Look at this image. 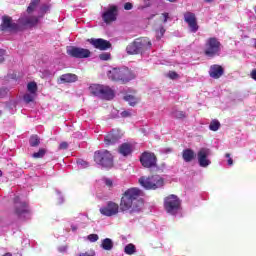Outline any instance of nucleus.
I'll use <instances>...</instances> for the list:
<instances>
[{
  "label": "nucleus",
  "instance_id": "obj_1",
  "mask_svg": "<svg viewBox=\"0 0 256 256\" xmlns=\"http://www.w3.org/2000/svg\"><path fill=\"white\" fill-rule=\"evenodd\" d=\"M143 190L133 187L127 189L120 199V211L122 213H140L143 211Z\"/></svg>",
  "mask_w": 256,
  "mask_h": 256
},
{
  "label": "nucleus",
  "instance_id": "obj_2",
  "mask_svg": "<svg viewBox=\"0 0 256 256\" xmlns=\"http://www.w3.org/2000/svg\"><path fill=\"white\" fill-rule=\"evenodd\" d=\"M41 0H32L27 8V12L19 19V25L22 27H35L45 16V13H49L51 6L43 5L39 8Z\"/></svg>",
  "mask_w": 256,
  "mask_h": 256
},
{
  "label": "nucleus",
  "instance_id": "obj_3",
  "mask_svg": "<svg viewBox=\"0 0 256 256\" xmlns=\"http://www.w3.org/2000/svg\"><path fill=\"white\" fill-rule=\"evenodd\" d=\"M139 185L147 191H157L165 186V178L161 175L141 176L138 179Z\"/></svg>",
  "mask_w": 256,
  "mask_h": 256
},
{
  "label": "nucleus",
  "instance_id": "obj_4",
  "mask_svg": "<svg viewBox=\"0 0 256 256\" xmlns=\"http://www.w3.org/2000/svg\"><path fill=\"white\" fill-rule=\"evenodd\" d=\"M107 75L111 81H120V83H129L135 79V74L127 67L112 68Z\"/></svg>",
  "mask_w": 256,
  "mask_h": 256
},
{
  "label": "nucleus",
  "instance_id": "obj_5",
  "mask_svg": "<svg viewBox=\"0 0 256 256\" xmlns=\"http://www.w3.org/2000/svg\"><path fill=\"white\" fill-rule=\"evenodd\" d=\"M151 49V40L149 38H138L133 43L127 46L126 51L129 55H137Z\"/></svg>",
  "mask_w": 256,
  "mask_h": 256
},
{
  "label": "nucleus",
  "instance_id": "obj_6",
  "mask_svg": "<svg viewBox=\"0 0 256 256\" xmlns=\"http://www.w3.org/2000/svg\"><path fill=\"white\" fill-rule=\"evenodd\" d=\"M89 91L92 95L106 99V101H110L115 97V92L109 86L93 84L89 87Z\"/></svg>",
  "mask_w": 256,
  "mask_h": 256
},
{
  "label": "nucleus",
  "instance_id": "obj_7",
  "mask_svg": "<svg viewBox=\"0 0 256 256\" xmlns=\"http://www.w3.org/2000/svg\"><path fill=\"white\" fill-rule=\"evenodd\" d=\"M164 208L169 215H179L181 213V200L176 195H169L164 199Z\"/></svg>",
  "mask_w": 256,
  "mask_h": 256
},
{
  "label": "nucleus",
  "instance_id": "obj_8",
  "mask_svg": "<svg viewBox=\"0 0 256 256\" xmlns=\"http://www.w3.org/2000/svg\"><path fill=\"white\" fill-rule=\"evenodd\" d=\"M94 161L96 165L105 168L113 167V155L107 150H100L95 152Z\"/></svg>",
  "mask_w": 256,
  "mask_h": 256
},
{
  "label": "nucleus",
  "instance_id": "obj_9",
  "mask_svg": "<svg viewBox=\"0 0 256 256\" xmlns=\"http://www.w3.org/2000/svg\"><path fill=\"white\" fill-rule=\"evenodd\" d=\"M204 53L206 57H217L221 53V42L217 38H209L206 40Z\"/></svg>",
  "mask_w": 256,
  "mask_h": 256
},
{
  "label": "nucleus",
  "instance_id": "obj_10",
  "mask_svg": "<svg viewBox=\"0 0 256 256\" xmlns=\"http://www.w3.org/2000/svg\"><path fill=\"white\" fill-rule=\"evenodd\" d=\"M140 163L146 169L157 167V156L153 152H143L140 156Z\"/></svg>",
  "mask_w": 256,
  "mask_h": 256
},
{
  "label": "nucleus",
  "instance_id": "obj_11",
  "mask_svg": "<svg viewBox=\"0 0 256 256\" xmlns=\"http://www.w3.org/2000/svg\"><path fill=\"white\" fill-rule=\"evenodd\" d=\"M67 53L70 57H75L76 59H87V57H90L91 55V51H89V49L75 46L67 47Z\"/></svg>",
  "mask_w": 256,
  "mask_h": 256
},
{
  "label": "nucleus",
  "instance_id": "obj_12",
  "mask_svg": "<svg viewBox=\"0 0 256 256\" xmlns=\"http://www.w3.org/2000/svg\"><path fill=\"white\" fill-rule=\"evenodd\" d=\"M119 209V204L110 201L100 208V213L101 215H104V217H114V215L119 213Z\"/></svg>",
  "mask_w": 256,
  "mask_h": 256
},
{
  "label": "nucleus",
  "instance_id": "obj_13",
  "mask_svg": "<svg viewBox=\"0 0 256 256\" xmlns=\"http://www.w3.org/2000/svg\"><path fill=\"white\" fill-rule=\"evenodd\" d=\"M210 155L211 151L207 148H202L198 152V163L200 167H209V165H211V160L209 159Z\"/></svg>",
  "mask_w": 256,
  "mask_h": 256
},
{
  "label": "nucleus",
  "instance_id": "obj_14",
  "mask_svg": "<svg viewBox=\"0 0 256 256\" xmlns=\"http://www.w3.org/2000/svg\"><path fill=\"white\" fill-rule=\"evenodd\" d=\"M88 43H90L91 45H93V47H95V49H99L100 51H107V49L111 48V43L101 38L88 39Z\"/></svg>",
  "mask_w": 256,
  "mask_h": 256
},
{
  "label": "nucleus",
  "instance_id": "obj_15",
  "mask_svg": "<svg viewBox=\"0 0 256 256\" xmlns=\"http://www.w3.org/2000/svg\"><path fill=\"white\" fill-rule=\"evenodd\" d=\"M184 21L187 22L188 26L190 27V31L192 33H197L199 31V26L197 25V17L192 12H186L184 14Z\"/></svg>",
  "mask_w": 256,
  "mask_h": 256
},
{
  "label": "nucleus",
  "instance_id": "obj_16",
  "mask_svg": "<svg viewBox=\"0 0 256 256\" xmlns=\"http://www.w3.org/2000/svg\"><path fill=\"white\" fill-rule=\"evenodd\" d=\"M102 19L104 23H112V21L117 20V7L115 6H110L107 8L103 14H102Z\"/></svg>",
  "mask_w": 256,
  "mask_h": 256
},
{
  "label": "nucleus",
  "instance_id": "obj_17",
  "mask_svg": "<svg viewBox=\"0 0 256 256\" xmlns=\"http://www.w3.org/2000/svg\"><path fill=\"white\" fill-rule=\"evenodd\" d=\"M2 21V31H19V29H21L19 24L13 22L9 16L3 17Z\"/></svg>",
  "mask_w": 256,
  "mask_h": 256
},
{
  "label": "nucleus",
  "instance_id": "obj_18",
  "mask_svg": "<svg viewBox=\"0 0 256 256\" xmlns=\"http://www.w3.org/2000/svg\"><path fill=\"white\" fill-rule=\"evenodd\" d=\"M16 214L20 219H29L31 217V210H29V206L27 204H20V208L16 209Z\"/></svg>",
  "mask_w": 256,
  "mask_h": 256
},
{
  "label": "nucleus",
  "instance_id": "obj_19",
  "mask_svg": "<svg viewBox=\"0 0 256 256\" xmlns=\"http://www.w3.org/2000/svg\"><path fill=\"white\" fill-rule=\"evenodd\" d=\"M209 75L212 79H219L223 75V67L219 65H212L209 70Z\"/></svg>",
  "mask_w": 256,
  "mask_h": 256
},
{
  "label": "nucleus",
  "instance_id": "obj_20",
  "mask_svg": "<svg viewBox=\"0 0 256 256\" xmlns=\"http://www.w3.org/2000/svg\"><path fill=\"white\" fill-rule=\"evenodd\" d=\"M119 153L120 155H123V157H127L133 153V145L129 143H123L119 147Z\"/></svg>",
  "mask_w": 256,
  "mask_h": 256
},
{
  "label": "nucleus",
  "instance_id": "obj_21",
  "mask_svg": "<svg viewBox=\"0 0 256 256\" xmlns=\"http://www.w3.org/2000/svg\"><path fill=\"white\" fill-rule=\"evenodd\" d=\"M118 141H119V136L117 135V132H111L108 135H106L104 138L105 145H113Z\"/></svg>",
  "mask_w": 256,
  "mask_h": 256
},
{
  "label": "nucleus",
  "instance_id": "obj_22",
  "mask_svg": "<svg viewBox=\"0 0 256 256\" xmlns=\"http://www.w3.org/2000/svg\"><path fill=\"white\" fill-rule=\"evenodd\" d=\"M77 79V75L68 73L60 76V83H75Z\"/></svg>",
  "mask_w": 256,
  "mask_h": 256
},
{
  "label": "nucleus",
  "instance_id": "obj_23",
  "mask_svg": "<svg viewBox=\"0 0 256 256\" xmlns=\"http://www.w3.org/2000/svg\"><path fill=\"white\" fill-rule=\"evenodd\" d=\"M182 157L186 163H191L195 159V152L191 149H185L182 152Z\"/></svg>",
  "mask_w": 256,
  "mask_h": 256
},
{
  "label": "nucleus",
  "instance_id": "obj_24",
  "mask_svg": "<svg viewBox=\"0 0 256 256\" xmlns=\"http://www.w3.org/2000/svg\"><path fill=\"white\" fill-rule=\"evenodd\" d=\"M124 100H126L131 107H135L136 104L139 103V101H141V98L136 97L134 95H126L124 96Z\"/></svg>",
  "mask_w": 256,
  "mask_h": 256
},
{
  "label": "nucleus",
  "instance_id": "obj_25",
  "mask_svg": "<svg viewBox=\"0 0 256 256\" xmlns=\"http://www.w3.org/2000/svg\"><path fill=\"white\" fill-rule=\"evenodd\" d=\"M101 247L104 251H111V249H113V240H111V238L102 240Z\"/></svg>",
  "mask_w": 256,
  "mask_h": 256
},
{
  "label": "nucleus",
  "instance_id": "obj_26",
  "mask_svg": "<svg viewBox=\"0 0 256 256\" xmlns=\"http://www.w3.org/2000/svg\"><path fill=\"white\" fill-rule=\"evenodd\" d=\"M220 128H221V123L219 122V120L214 119L209 124L210 131H219Z\"/></svg>",
  "mask_w": 256,
  "mask_h": 256
},
{
  "label": "nucleus",
  "instance_id": "obj_27",
  "mask_svg": "<svg viewBox=\"0 0 256 256\" xmlns=\"http://www.w3.org/2000/svg\"><path fill=\"white\" fill-rule=\"evenodd\" d=\"M135 251H136V248H135V245L133 244H128L124 248V253H126V255H133Z\"/></svg>",
  "mask_w": 256,
  "mask_h": 256
},
{
  "label": "nucleus",
  "instance_id": "obj_28",
  "mask_svg": "<svg viewBox=\"0 0 256 256\" xmlns=\"http://www.w3.org/2000/svg\"><path fill=\"white\" fill-rule=\"evenodd\" d=\"M39 143H41V141L39 140L38 135H33V136L30 137L31 147H38Z\"/></svg>",
  "mask_w": 256,
  "mask_h": 256
},
{
  "label": "nucleus",
  "instance_id": "obj_29",
  "mask_svg": "<svg viewBox=\"0 0 256 256\" xmlns=\"http://www.w3.org/2000/svg\"><path fill=\"white\" fill-rule=\"evenodd\" d=\"M77 166H78V169H87V167H89V162L83 159H78Z\"/></svg>",
  "mask_w": 256,
  "mask_h": 256
},
{
  "label": "nucleus",
  "instance_id": "obj_30",
  "mask_svg": "<svg viewBox=\"0 0 256 256\" xmlns=\"http://www.w3.org/2000/svg\"><path fill=\"white\" fill-rule=\"evenodd\" d=\"M27 89L29 91V93H37V83L35 82H30L27 85Z\"/></svg>",
  "mask_w": 256,
  "mask_h": 256
},
{
  "label": "nucleus",
  "instance_id": "obj_31",
  "mask_svg": "<svg viewBox=\"0 0 256 256\" xmlns=\"http://www.w3.org/2000/svg\"><path fill=\"white\" fill-rule=\"evenodd\" d=\"M45 149H40L38 152H35L32 157H34V159H41L43 157H45Z\"/></svg>",
  "mask_w": 256,
  "mask_h": 256
},
{
  "label": "nucleus",
  "instance_id": "obj_32",
  "mask_svg": "<svg viewBox=\"0 0 256 256\" xmlns=\"http://www.w3.org/2000/svg\"><path fill=\"white\" fill-rule=\"evenodd\" d=\"M35 99V94L34 93H27L24 95V101L26 103H31V101H33Z\"/></svg>",
  "mask_w": 256,
  "mask_h": 256
},
{
  "label": "nucleus",
  "instance_id": "obj_33",
  "mask_svg": "<svg viewBox=\"0 0 256 256\" xmlns=\"http://www.w3.org/2000/svg\"><path fill=\"white\" fill-rule=\"evenodd\" d=\"M173 117H175L176 119H184L185 117V112L183 111H179V110H176L172 113Z\"/></svg>",
  "mask_w": 256,
  "mask_h": 256
},
{
  "label": "nucleus",
  "instance_id": "obj_34",
  "mask_svg": "<svg viewBox=\"0 0 256 256\" xmlns=\"http://www.w3.org/2000/svg\"><path fill=\"white\" fill-rule=\"evenodd\" d=\"M99 59L101 61H109V59H111V54L109 52H104L99 55Z\"/></svg>",
  "mask_w": 256,
  "mask_h": 256
},
{
  "label": "nucleus",
  "instance_id": "obj_35",
  "mask_svg": "<svg viewBox=\"0 0 256 256\" xmlns=\"http://www.w3.org/2000/svg\"><path fill=\"white\" fill-rule=\"evenodd\" d=\"M88 241H90V243H96V241H99V235L97 234H90L87 236Z\"/></svg>",
  "mask_w": 256,
  "mask_h": 256
},
{
  "label": "nucleus",
  "instance_id": "obj_36",
  "mask_svg": "<svg viewBox=\"0 0 256 256\" xmlns=\"http://www.w3.org/2000/svg\"><path fill=\"white\" fill-rule=\"evenodd\" d=\"M131 115H133V112H131V110H124L120 113V117H131Z\"/></svg>",
  "mask_w": 256,
  "mask_h": 256
},
{
  "label": "nucleus",
  "instance_id": "obj_37",
  "mask_svg": "<svg viewBox=\"0 0 256 256\" xmlns=\"http://www.w3.org/2000/svg\"><path fill=\"white\" fill-rule=\"evenodd\" d=\"M165 35V28L160 27L159 31L156 32V37L157 39H161Z\"/></svg>",
  "mask_w": 256,
  "mask_h": 256
},
{
  "label": "nucleus",
  "instance_id": "obj_38",
  "mask_svg": "<svg viewBox=\"0 0 256 256\" xmlns=\"http://www.w3.org/2000/svg\"><path fill=\"white\" fill-rule=\"evenodd\" d=\"M167 77H169V79H179V74H177V72L170 71L168 72Z\"/></svg>",
  "mask_w": 256,
  "mask_h": 256
},
{
  "label": "nucleus",
  "instance_id": "obj_39",
  "mask_svg": "<svg viewBox=\"0 0 256 256\" xmlns=\"http://www.w3.org/2000/svg\"><path fill=\"white\" fill-rule=\"evenodd\" d=\"M226 163L228 165V167H233V158H231V155L226 154Z\"/></svg>",
  "mask_w": 256,
  "mask_h": 256
},
{
  "label": "nucleus",
  "instance_id": "obj_40",
  "mask_svg": "<svg viewBox=\"0 0 256 256\" xmlns=\"http://www.w3.org/2000/svg\"><path fill=\"white\" fill-rule=\"evenodd\" d=\"M103 182L105 183V185H106L107 187H113V180H112V179L104 178V179H103Z\"/></svg>",
  "mask_w": 256,
  "mask_h": 256
},
{
  "label": "nucleus",
  "instance_id": "obj_41",
  "mask_svg": "<svg viewBox=\"0 0 256 256\" xmlns=\"http://www.w3.org/2000/svg\"><path fill=\"white\" fill-rule=\"evenodd\" d=\"M56 193H57V197H58V203H59V205H61L65 201V199L63 198V195H61V193L59 191H56Z\"/></svg>",
  "mask_w": 256,
  "mask_h": 256
},
{
  "label": "nucleus",
  "instance_id": "obj_42",
  "mask_svg": "<svg viewBox=\"0 0 256 256\" xmlns=\"http://www.w3.org/2000/svg\"><path fill=\"white\" fill-rule=\"evenodd\" d=\"M5 50L0 49V63H3V61H5Z\"/></svg>",
  "mask_w": 256,
  "mask_h": 256
},
{
  "label": "nucleus",
  "instance_id": "obj_43",
  "mask_svg": "<svg viewBox=\"0 0 256 256\" xmlns=\"http://www.w3.org/2000/svg\"><path fill=\"white\" fill-rule=\"evenodd\" d=\"M160 151L164 155H168V153H172L173 152V149H171V148H162Z\"/></svg>",
  "mask_w": 256,
  "mask_h": 256
},
{
  "label": "nucleus",
  "instance_id": "obj_44",
  "mask_svg": "<svg viewBox=\"0 0 256 256\" xmlns=\"http://www.w3.org/2000/svg\"><path fill=\"white\" fill-rule=\"evenodd\" d=\"M124 9L126 11H131V9H133V4L127 2L125 5H124Z\"/></svg>",
  "mask_w": 256,
  "mask_h": 256
},
{
  "label": "nucleus",
  "instance_id": "obj_45",
  "mask_svg": "<svg viewBox=\"0 0 256 256\" xmlns=\"http://www.w3.org/2000/svg\"><path fill=\"white\" fill-rule=\"evenodd\" d=\"M67 147H69V145L67 144V142H62L59 145V149H67Z\"/></svg>",
  "mask_w": 256,
  "mask_h": 256
},
{
  "label": "nucleus",
  "instance_id": "obj_46",
  "mask_svg": "<svg viewBox=\"0 0 256 256\" xmlns=\"http://www.w3.org/2000/svg\"><path fill=\"white\" fill-rule=\"evenodd\" d=\"M58 251H59L60 253H65V252L67 251V246H60V247L58 248Z\"/></svg>",
  "mask_w": 256,
  "mask_h": 256
},
{
  "label": "nucleus",
  "instance_id": "obj_47",
  "mask_svg": "<svg viewBox=\"0 0 256 256\" xmlns=\"http://www.w3.org/2000/svg\"><path fill=\"white\" fill-rule=\"evenodd\" d=\"M251 77L254 79V81H256V69L252 70Z\"/></svg>",
  "mask_w": 256,
  "mask_h": 256
},
{
  "label": "nucleus",
  "instance_id": "obj_48",
  "mask_svg": "<svg viewBox=\"0 0 256 256\" xmlns=\"http://www.w3.org/2000/svg\"><path fill=\"white\" fill-rule=\"evenodd\" d=\"M163 17H164V23H167V19H169V14L168 13H164Z\"/></svg>",
  "mask_w": 256,
  "mask_h": 256
},
{
  "label": "nucleus",
  "instance_id": "obj_49",
  "mask_svg": "<svg viewBox=\"0 0 256 256\" xmlns=\"http://www.w3.org/2000/svg\"><path fill=\"white\" fill-rule=\"evenodd\" d=\"M71 229H72V231H77V226L76 225H71Z\"/></svg>",
  "mask_w": 256,
  "mask_h": 256
},
{
  "label": "nucleus",
  "instance_id": "obj_50",
  "mask_svg": "<svg viewBox=\"0 0 256 256\" xmlns=\"http://www.w3.org/2000/svg\"><path fill=\"white\" fill-rule=\"evenodd\" d=\"M3 256H12L11 253H6Z\"/></svg>",
  "mask_w": 256,
  "mask_h": 256
},
{
  "label": "nucleus",
  "instance_id": "obj_51",
  "mask_svg": "<svg viewBox=\"0 0 256 256\" xmlns=\"http://www.w3.org/2000/svg\"><path fill=\"white\" fill-rule=\"evenodd\" d=\"M204 1H206V3H211V1H213V0H204Z\"/></svg>",
  "mask_w": 256,
  "mask_h": 256
},
{
  "label": "nucleus",
  "instance_id": "obj_52",
  "mask_svg": "<svg viewBox=\"0 0 256 256\" xmlns=\"http://www.w3.org/2000/svg\"><path fill=\"white\" fill-rule=\"evenodd\" d=\"M2 176H3V171L0 170V177H2Z\"/></svg>",
  "mask_w": 256,
  "mask_h": 256
},
{
  "label": "nucleus",
  "instance_id": "obj_53",
  "mask_svg": "<svg viewBox=\"0 0 256 256\" xmlns=\"http://www.w3.org/2000/svg\"><path fill=\"white\" fill-rule=\"evenodd\" d=\"M168 1H170V3H175V0H168Z\"/></svg>",
  "mask_w": 256,
  "mask_h": 256
},
{
  "label": "nucleus",
  "instance_id": "obj_54",
  "mask_svg": "<svg viewBox=\"0 0 256 256\" xmlns=\"http://www.w3.org/2000/svg\"><path fill=\"white\" fill-rule=\"evenodd\" d=\"M0 97H3V93L0 92Z\"/></svg>",
  "mask_w": 256,
  "mask_h": 256
},
{
  "label": "nucleus",
  "instance_id": "obj_55",
  "mask_svg": "<svg viewBox=\"0 0 256 256\" xmlns=\"http://www.w3.org/2000/svg\"><path fill=\"white\" fill-rule=\"evenodd\" d=\"M19 200V198H16V200L15 201H18Z\"/></svg>",
  "mask_w": 256,
  "mask_h": 256
}]
</instances>
